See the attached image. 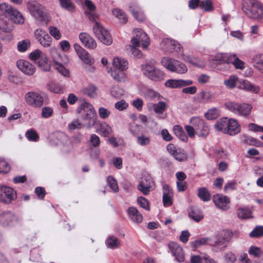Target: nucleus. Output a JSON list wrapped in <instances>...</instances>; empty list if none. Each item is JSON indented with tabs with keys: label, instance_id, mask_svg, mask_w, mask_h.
<instances>
[{
	"label": "nucleus",
	"instance_id": "obj_1",
	"mask_svg": "<svg viewBox=\"0 0 263 263\" xmlns=\"http://www.w3.org/2000/svg\"><path fill=\"white\" fill-rule=\"evenodd\" d=\"M77 112L83 120L89 121L87 125L88 127L91 128L96 124L97 114L91 104L88 102L82 103L78 108Z\"/></svg>",
	"mask_w": 263,
	"mask_h": 263
},
{
	"label": "nucleus",
	"instance_id": "obj_2",
	"mask_svg": "<svg viewBox=\"0 0 263 263\" xmlns=\"http://www.w3.org/2000/svg\"><path fill=\"white\" fill-rule=\"evenodd\" d=\"M224 106L230 111L245 118H248L250 117L253 107L250 104L238 103L234 101L226 102Z\"/></svg>",
	"mask_w": 263,
	"mask_h": 263
},
{
	"label": "nucleus",
	"instance_id": "obj_3",
	"mask_svg": "<svg viewBox=\"0 0 263 263\" xmlns=\"http://www.w3.org/2000/svg\"><path fill=\"white\" fill-rule=\"evenodd\" d=\"M0 10L4 13L6 17L14 23L21 24L24 22L22 14L6 3L0 4Z\"/></svg>",
	"mask_w": 263,
	"mask_h": 263
},
{
	"label": "nucleus",
	"instance_id": "obj_4",
	"mask_svg": "<svg viewBox=\"0 0 263 263\" xmlns=\"http://www.w3.org/2000/svg\"><path fill=\"white\" fill-rule=\"evenodd\" d=\"M27 8L31 15L41 21L47 22L49 20L48 14L46 9L36 1L29 2Z\"/></svg>",
	"mask_w": 263,
	"mask_h": 263
},
{
	"label": "nucleus",
	"instance_id": "obj_5",
	"mask_svg": "<svg viewBox=\"0 0 263 263\" xmlns=\"http://www.w3.org/2000/svg\"><path fill=\"white\" fill-rule=\"evenodd\" d=\"M161 63L164 67L171 72L183 74L187 71V67L184 64L172 58L164 57L162 59Z\"/></svg>",
	"mask_w": 263,
	"mask_h": 263
},
{
	"label": "nucleus",
	"instance_id": "obj_6",
	"mask_svg": "<svg viewBox=\"0 0 263 263\" xmlns=\"http://www.w3.org/2000/svg\"><path fill=\"white\" fill-rule=\"evenodd\" d=\"M29 58L43 71H48L50 70V64L46 54L42 51L36 49L30 53Z\"/></svg>",
	"mask_w": 263,
	"mask_h": 263
},
{
	"label": "nucleus",
	"instance_id": "obj_7",
	"mask_svg": "<svg viewBox=\"0 0 263 263\" xmlns=\"http://www.w3.org/2000/svg\"><path fill=\"white\" fill-rule=\"evenodd\" d=\"M261 6L257 0H243L241 8L243 12L249 17L254 18L257 16L256 13Z\"/></svg>",
	"mask_w": 263,
	"mask_h": 263
},
{
	"label": "nucleus",
	"instance_id": "obj_8",
	"mask_svg": "<svg viewBox=\"0 0 263 263\" xmlns=\"http://www.w3.org/2000/svg\"><path fill=\"white\" fill-rule=\"evenodd\" d=\"M135 36L132 38L131 42L133 46H140V43L143 49H146L149 45V37L147 34L141 29L136 28L134 30Z\"/></svg>",
	"mask_w": 263,
	"mask_h": 263
},
{
	"label": "nucleus",
	"instance_id": "obj_9",
	"mask_svg": "<svg viewBox=\"0 0 263 263\" xmlns=\"http://www.w3.org/2000/svg\"><path fill=\"white\" fill-rule=\"evenodd\" d=\"M161 47L167 52H172L175 51L181 54L183 51L181 45L177 41L168 38L163 39L160 44Z\"/></svg>",
	"mask_w": 263,
	"mask_h": 263
},
{
	"label": "nucleus",
	"instance_id": "obj_10",
	"mask_svg": "<svg viewBox=\"0 0 263 263\" xmlns=\"http://www.w3.org/2000/svg\"><path fill=\"white\" fill-rule=\"evenodd\" d=\"M25 100L28 105L36 108L41 107L44 103L43 97L35 91H29L26 93Z\"/></svg>",
	"mask_w": 263,
	"mask_h": 263
},
{
	"label": "nucleus",
	"instance_id": "obj_11",
	"mask_svg": "<svg viewBox=\"0 0 263 263\" xmlns=\"http://www.w3.org/2000/svg\"><path fill=\"white\" fill-rule=\"evenodd\" d=\"M16 198V193L13 189L7 186H0V200L6 203H10Z\"/></svg>",
	"mask_w": 263,
	"mask_h": 263
},
{
	"label": "nucleus",
	"instance_id": "obj_12",
	"mask_svg": "<svg viewBox=\"0 0 263 263\" xmlns=\"http://www.w3.org/2000/svg\"><path fill=\"white\" fill-rule=\"evenodd\" d=\"M34 36L40 44L44 47L50 46L52 39L50 35L44 30L37 29L34 31Z\"/></svg>",
	"mask_w": 263,
	"mask_h": 263
},
{
	"label": "nucleus",
	"instance_id": "obj_13",
	"mask_svg": "<svg viewBox=\"0 0 263 263\" xmlns=\"http://www.w3.org/2000/svg\"><path fill=\"white\" fill-rule=\"evenodd\" d=\"M213 201L219 209L227 210L230 208V200L229 197L222 194H217L213 196Z\"/></svg>",
	"mask_w": 263,
	"mask_h": 263
},
{
	"label": "nucleus",
	"instance_id": "obj_14",
	"mask_svg": "<svg viewBox=\"0 0 263 263\" xmlns=\"http://www.w3.org/2000/svg\"><path fill=\"white\" fill-rule=\"evenodd\" d=\"M16 65L18 69L23 73L29 76H32L35 71V67L29 62L20 60L17 61Z\"/></svg>",
	"mask_w": 263,
	"mask_h": 263
},
{
	"label": "nucleus",
	"instance_id": "obj_15",
	"mask_svg": "<svg viewBox=\"0 0 263 263\" xmlns=\"http://www.w3.org/2000/svg\"><path fill=\"white\" fill-rule=\"evenodd\" d=\"M168 247L177 261L181 262L184 260V253L182 248L178 243L171 242L169 243Z\"/></svg>",
	"mask_w": 263,
	"mask_h": 263
},
{
	"label": "nucleus",
	"instance_id": "obj_16",
	"mask_svg": "<svg viewBox=\"0 0 263 263\" xmlns=\"http://www.w3.org/2000/svg\"><path fill=\"white\" fill-rule=\"evenodd\" d=\"M193 83V81L190 80L170 79L165 82V85L172 88H178L191 85Z\"/></svg>",
	"mask_w": 263,
	"mask_h": 263
},
{
	"label": "nucleus",
	"instance_id": "obj_17",
	"mask_svg": "<svg viewBox=\"0 0 263 263\" xmlns=\"http://www.w3.org/2000/svg\"><path fill=\"white\" fill-rule=\"evenodd\" d=\"M79 39L82 43L86 48L93 49L97 47V43L95 40L88 33L82 32L79 35Z\"/></svg>",
	"mask_w": 263,
	"mask_h": 263
},
{
	"label": "nucleus",
	"instance_id": "obj_18",
	"mask_svg": "<svg viewBox=\"0 0 263 263\" xmlns=\"http://www.w3.org/2000/svg\"><path fill=\"white\" fill-rule=\"evenodd\" d=\"M226 134L230 136H234L240 132L241 127L237 120L234 119H228Z\"/></svg>",
	"mask_w": 263,
	"mask_h": 263
},
{
	"label": "nucleus",
	"instance_id": "obj_19",
	"mask_svg": "<svg viewBox=\"0 0 263 263\" xmlns=\"http://www.w3.org/2000/svg\"><path fill=\"white\" fill-rule=\"evenodd\" d=\"M211 240L212 239L210 237H203L196 239L194 241L191 242L190 244L193 249H196L206 245H210L212 246H217L221 242V241H216L212 243Z\"/></svg>",
	"mask_w": 263,
	"mask_h": 263
},
{
	"label": "nucleus",
	"instance_id": "obj_20",
	"mask_svg": "<svg viewBox=\"0 0 263 263\" xmlns=\"http://www.w3.org/2000/svg\"><path fill=\"white\" fill-rule=\"evenodd\" d=\"M212 95L210 92L201 91L199 92L194 98V101L197 103L205 104L211 99Z\"/></svg>",
	"mask_w": 263,
	"mask_h": 263
},
{
	"label": "nucleus",
	"instance_id": "obj_21",
	"mask_svg": "<svg viewBox=\"0 0 263 263\" xmlns=\"http://www.w3.org/2000/svg\"><path fill=\"white\" fill-rule=\"evenodd\" d=\"M237 55L231 53H221L216 55V60L220 63H232L236 60Z\"/></svg>",
	"mask_w": 263,
	"mask_h": 263
},
{
	"label": "nucleus",
	"instance_id": "obj_22",
	"mask_svg": "<svg viewBox=\"0 0 263 263\" xmlns=\"http://www.w3.org/2000/svg\"><path fill=\"white\" fill-rule=\"evenodd\" d=\"M129 10L134 16L139 21H143L145 19V15L141 11V8L135 3H132L129 7Z\"/></svg>",
	"mask_w": 263,
	"mask_h": 263
},
{
	"label": "nucleus",
	"instance_id": "obj_23",
	"mask_svg": "<svg viewBox=\"0 0 263 263\" xmlns=\"http://www.w3.org/2000/svg\"><path fill=\"white\" fill-rule=\"evenodd\" d=\"M113 66L114 68L120 70H125L127 68L128 62L124 59L117 57L113 60Z\"/></svg>",
	"mask_w": 263,
	"mask_h": 263
},
{
	"label": "nucleus",
	"instance_id": "obj_24",
	"mask_svg": "<svg viewBox=\"0 0 263 263\" xmlns=\"http://www.w3.org/2000/svg\"><path fill=\"white\" fill-rule=\"evenodd\" d=\"M155 63L154 61L148 62L141 65V69L143 74L147 77H149V75L152 74V72L155 69Z\"/></svg>",
	"mask_w": 263,
	"mask_h": 263
},
{
	"label": "nucleus",
	"instance_id": "obj_25",
	"mask_svg": "<svg viewBox=\"0 0 263 263\" xmlns=\"http://www.w3.org/2000/svg\"><path fill=\"white\" fill-rule=\"evenodd\" d=\"M112 14L117 17L120 23L125 24L127 23L128 18L125 12L118 8H115L112 11Z\"/></svg>",
	"mask_w": 263,
	"mask_h": 263
},
{
	"label": "nucleus",
	"instance_id": "obj_26",
	"mask_svg": "<svg viewBox=\"0 0 263 263\" xmlns=\"http://www.w3.org/2000/svg\"><path fill=\"white\" fill-rule=\"evenodd\" d=\"M228 119L227 118H223L219 119L214 125L215 129L219 132H222L226 134L228 126Z\"/></svg>",
	"mask_w": 263,
	"mask_h": 263
},
{
	"label": "nucleus",
	"instance_id": "obj_27",
	"mask_svg": "<svg viewBox=\"0 0 263 263\" xmlns=\"http://www.w3.org/2000/svg\"><path fill=\"white\" fill-rule=\"evenodd\" d=\"M107 248L115 249L117 248L120 245L119 240L115 236H109L105 241Z\"/></svg>",
	"mask_w": 263,
	"mask_h": 263
},
{
	"label": "nucleus",
	"instance_id": "obj_28",
	"mask_svg": "<svg viewBox=\"0 0 263 263\" xmlns=\"http://www.w3.org/2000/svg\"><path fill=\"white\" fill-rule=\"evenodd\" d=\"M241 87L247 91L255 93H257L260 90L259 86H255L247 81H242L241 82Z\"/></svg>",
	"mask_w": 263,
	"mask_h": 263
},
{
	"label": "nucleus",
	"instance_id": "obj_29",
	"mask_svg": "<svg viewBox=\"0 0 263 263\" xmlns=\"http://www.w3.org/2000/svg\"><path fill=\"white\" fill-rule=\"evenodd\" d=\"M124 71L115 68L114 70L110 71L111 76L115 81L118 82L124 81L125 74Z\"/></svg>",
	"mask_w": 263,
	"mask_h": 263
},
{
	"label": "nucleus",
	"instance_id": "obj_30",
	"mask_svg": "<svg viewBox=\"0 0 263 263\" xmlns=\"http://www.w3.org/2000/svg\"><path fill=\"white\" fill-rule=\"evenodd\" d=\"M252 62L255 68L263 73V55H256L252 59Z\"/></svg>",
	"mask_w": 263,
	"mask_h": 263
},
{
	"label": "nucleus",
	"instance_id": "obj_31",
	"mask_svg": "<svg viewBox=\"0 0 263 263\" xmlns=\"http://www.w3.org/2000/svg\"><path fill=\"white\" fill-rule=\"evenodd\" d=\"M53 60L54 65L60 64H66L68 61L66 56L64 53L62 54L59 52H55L53 54Z\"/></svg>",
	"mask_w": 263,
	"mask_h": 263
},
{
	"label": "nucleus",
	"instance_id": "obj_32",
	"mask_svg": "<svg viewBox=\"0 0 263 263\" xmlns=\"http://www.w3.org/2000/svg\"><path fill=\"white\" fill-rule=\"evenodd\" d=\"M98 39L101 42L106 45H110L112 42V39L109 32L105 30L100 35Z\"/></svg>",
	"mask_w": 263,
	"mask_h": 263
},
{
	"label": "nucleus",
	"instance_id": "obj_33",
	"mask_svg": "<svg viewBox=\"0 0 263 263\" xmlns=\"http://www.w3.org/2000/svg\"><path fill=\"white\" fill-rule=\"evenodd\" d=\"M8 17H6L4 13H3V15L0 17V29L4 32L9 31L11 29Z\"/></svg>",
	"mask_w": 263,
	"mask_h": 263
},
{
	"label": "nucleus",
	"instance_id": "obj_34",
	"mask_svg": "<svg viewBox=\"0 0 263 263\" xmlns=\"http://www.w3.org/2000/svg\"><path fill=\"white\" fill-rule=\"evenodd\" d=\"M173 130L174 134L178 137L181 140L184 142L187 141L188 138L180 126L175 125L174 127Z\"/></svg>",
	"mask_w": 263,
	"mask_h": 263
},
{
	"label": "nucleus",
	"instance_id": "obj_35",
	"mask_svg": "<svg viewBox=\"0 0 263 263\" xmlns=\"http://www.w3.org/2000/svg\"><path fill=\"white\" fill-rule=\"evenodd\" d=\"M198 196L203 201H208L211 199V194L205 187L198 189Z\"/></svg>",
	"mask_w": 263,
	"mask_h": 263
},
{
	"label": "nucleus",
	"instance_id": "obj_36",
	"mask_svg": "<svg viewBox=\"0 0 263 263\" xmlns=\"http://www.w3.org/2000/svg\"><path fill=\"white\" fill-rule=\"evenodd\" d=\"M164 73L160 70L155 68V69L149 75V79L155 81H159L164 78Z\"/></svg>",
	"mask_w": 263,
	"mask_h": 263
},
{
	"label": "nucleus",
	"instance_id": "obj_37",
	"mask_svg": "<svg viewBox=\"0 0 263 263\" xmlns=\"http://www.w3.org/2000/svg\"><path fill=\"white\" fill-rule=\"evenodd\" d=\"M14 215H0V223L4 226L12 224Z\"/></svg>",
	"mask_w": 263,
	"mask_h": 263
},
{
	"label": "nucleus",
	"instance_id": "obj_38",
	"mask_svg": "<svg viewBox=\"0 0 263 263\" xmlns=\"http://www.w3.org/2000/svg\"><path fill=\"white\" fill-rule=\"evenodd\" d=\"M181 56L182 58V59L184 60V61L190 63L193 65L196 66H200L201 65V62L199 60L196 58L191 57L189 55H185L182 52L181 53Z\"/></svg>",
	"mask_w": 263,
	"mask_h": 263
},
{
	"label": "nucleus",
	"instance_id": "obj_39",
	"mask_svg": "<svg viewBox=\"0 0 263 263\" xmlns=\"http://www.w3.org/2000/svg\"><path fill=\"white\" fill-rule=\"evenodd\" d=\"M79 57L85 63L87 64L91 65L94 63L93 59L85 50H84L82 53H80Z\"/></svg>",
	"mask_w": 263,
	"mask_h": 263
},
{
	"label": "nucleus",
	"instance_id": "obj_40",
	"mask_svg": "<svg viewBox=\"0 0 263 263\" xmlns=\"http://www.w3.org/2000/svg\"><path fill=\"white\" fill-rule=\"evenodd\" d=\"M153 107L155 113L162 114L166 109L167 104L164 102L160 101L158 103L153 104Z\"/></svg>",
	"mask_w": 263,
	"mask_h": 263
},
{
	"label": "nucleus",
	"instance_id": "obj_41",
	"mask_svg": "<svg viewBox=\"0 0 263 263\" xmlns=\"http://www.w3.org/2000/svg\"><path fill=\"white\" fill-rule=\"evenodd\" d=\"M190 123L196 132L198 130L204 123V120L199 117H193L190 120Z\"/></svg>",
	"mask_w": 263,
	"mask_h": 263
},
{
	"label": "nucleus",
	"instance_id": "obj_42",
	"mask_svg": "<svg viewBox=\"0 0 263 263\" xmlns=\"http://www.w3.org/2000/svg\"><path fill=\"white\" fill-rule=\"evenodd\" d=\"M263 236V226H257L249 234L251 238H259Z\"/></svg>",
	"mask_w": 263,
	"mask_h": 263
},
{
	"label": "nucleus",
	"instance_id": "obj_43",
	"mask_svg": "<svg viewBox=\"0 0 263 263\" xmlns=\"http://www.w3.org/2000/svg\"><path fill=\"white\" fill-rule=\"evenodd\" d=\"M30 46V42L28 39L20 41L17 43V49L20 52H25Z\"/></svg>",
	"mask_w": 263,
	"mask_h": 263
},
{
	"label": "nucleus",
	"instance_id": "obj_44",
	"mask_svg": "<svg viewBox=\"0 0 263 263\" xmlns=\"http://www.w3.org/2000/svg\"><path fill=\"white\" fill-rule=\"evenodd\" d=\"M210 128L205 123L196 132V134L202 138H206L209 134Z\"/></svg>",
	"mask_w": 263,
	"mask_h": 263
},
{
	"label": "nucleus",
	"instance_id": "obj_45",
	"mask_svg": "<svg viewBox=\"0 0 263 263\" xmlns=\"http://www.w3.org/2000/svg\"><path fill=\"white\" fill-rule=\"evenodd\" d=\"M100 130L104 137L108 136L112 131L111 127L105 122L100 123Z\"/></svg>",
	"mask_w": 263,
	"mask_h": 263
},
{
	"label": "nucleus",
	"instance_id": "obj_46",
	"mask_svg": "<svg viewBox=\"0 0 263 263\" xmlns=\"http://www.w3.org/2000/svg\"><path fill=\"white\" fill-rule=\"evenodd\" d=\"M107 182L110 189L114 192H118L119 191L117 182L112 176H108L107 178Z\"/></svg>",
	"mask_w": 263,
	"mask_h": 263
},
{
	"label": "nucleus",
	"instance_id": "obj_47",
	"mask_svg": "<svg viewBox=\"0 0 263 263\" xmlns=\"http://www.w3.org/2000/svg\"><path fill=\"white\" fill-rule=\"evenodd\" d=\"M137 143L140 146H145L150 144L151 139L149 137L142 135L137 137Z\"/></svg>",
	"mask_w": 263,
	"mask_h": 263
},
{
	"label": "nucleus",
	"instance_id": "obj_48",
	"mask_svg": "<svg viewBox=\"0 0 263 263\" xmlns=\"http://www.w3.org/2000/svg\"><path fill=\"white\" fill-rule=\"evenodd\" d=\"M48 30L50 34L55 40H59L61 38V33L57 27L51 26L49 27Z\"/></svg>",
	"mask_w": 263,
	"mask_h": 263
},
{
	"label": "nucleus",
	"instance_id": "obj_49",
	"mask_svg": "<svg viewBox=\"0 0 263 263\" xmlns=\"http://www.w3.org/2000/svg\"><path fill=\"white\" fill-rule=\"evenodd\" d=\"M128 129L133 136H138L141 132V126L135 123H131L129 124Z\"/></svg>",
	"mask_w": 263,
	"mask_h": 263
},
{
	"label": "nucleus",
	"instance_id": "obj_50",
	"mask_svg": "<svg viewBox=\"0 0 263 263\" xmlns=\"http://www.w3.org/2000/svg\"><path fill=\"white\" fill-rule=\"evenodd\" d=\"M139 184L140 187H141V186H147L152 187L154 184V182L152 177L149 175H147L141 178Z\"/></svg>",
	"mask_w": 263,
	"mask_h": 263
},
{
	"label": "nucleus",
	"instance_id": "obj_51",
	"mask_svg": "<svg viewBox=\"0 0 263 263\" xmlns=\"http://www.w3.org/2000/svg\"><path fill=\"white\" fill-rule=\"evenodd\" d=\"M83 127L82 123L79 119H75L68 124V128L69 130L81 129Z\"/></svg>",
	"mask_w": 263,
	"mask_h": 263
},
{
	"label": "nucleus",
	"instance_id": "obj_52",
	"mask_svg": "<svg viewBox=\"0 0 263 263\" xmlns=\"http://www.w3.org/2000/svg\"><path fill=\"white\" fill-rule=\"evenodd\" d=\"M248 253L250 255L258 258L262 254V251L260 248L252 246L250 247Z\"/></svg>",
	"mask_w": 263,
	"mask_h": 263
},
{
	"label": "nucleus",
	"instance_id": "obj_53",
	"mask_svg": "<svg viewBox=\"0 0 263 263\" xmlns=\"http://www.w3.org/2000/svg\"><path fill=\"white\" fill-rule=\"evenodd\" d=\"M61 7L70 11H72L74 7L70 0H59Z\"/></svg>",
	"mask_w": 263,
	"mask_h": 263
},
{
	"label": "nucleus",
	"instance_id": "obj_54",
	"mask_svg": "<svg viewBox=\"0 0 263 263\" xmlns=\"http://www.w3.org/2000/svg\"><path fill=\"white\" fill-rule=\"evenodd\" d=\"M89 142L90 144V147H97L100 145L101 141L99 137L93 134L90 135Z\"/></svg>",
	"mask_w": 263,
	"mask_h": 263
},
{
	"label": "nucleus",
	"instance_id": "obj_55",
	"mask_svg": "<svg viewBox=\"0 0 263 263\" xmlns=\"http://www.w3.org/2000/svg\"><path fill=\"white\" fill-rule=\"evenodd\" d=\"M105 30L103 27L98 22H96L93 27V32L98 39Z\"/></svg>",
	"mask_w": 263,
	"mask_h": 263
},
{
	"label": "nucleus",
	"instance_id": "obj_56",
	"mask_svg": "<svg viewBox=\"0 0 263 263\" xmlns=\"http://www.w3.org/2000/svg\"><path fill=\"white\" fill-rule=\"evenodd\" d=\"M218 115V110L216 108L210 109L205 114V118L209 120L216 119Z\"/></svg>",
	"mask_w": 263,
	"mask_h": 263
},
{
	"label": "nucleus",
	"instance_id": "obj_57",
	"mask_svg": "<svg viewBox=\"0 0 263 263\" xmlns=\"http://www.w3.org/2000/svg\"><path fill=\"white\" fill-rule=\"evenodd\" d=\"M200 7L206 11H212L213 10L212 2L210 0L201 1Z\"/></svg>",
	"mask_w": 263,
	"mask_h": 263
},
{
	"label": "nucleus",
	"instance_id": "obj_58",
	"mask_svg": "<svg viewBox=\"0 0 263 263\" xmlns=\"http://www.w3.org/2000/svg\"><path fill=\"white\" fill-rule=\"evenodd\" d=\"M237 81V78L236 76H231L229 79L224 81V83L227 87L233 88L235 87Z\"/></svg>",
	"mask_w": 263,
	"mask_h": 263
},
{
	"label": "nucleus",
	"instance_id": "obj_59",
	"mask_svg": "<svg viewBox=\"0 0 263 263\" xmlns=\"http://www.w3.org/2000/svg\"><path fill=\"white\" fill-rule=\"evenodd\" d=\"M10 170V167L5 160L0 159V173H7Z\"/></svg>",
	"mask_w": 263,
	"mask_h": 263
},
{
	"label": "nucleus",
	"instance_id": "obj_60",
	"mask_svg": "<svg viewBox=\"0 0 263 263\" xmlns=\"http://www.w3.org/2000/svg\"><path fill=\"white\" fill-rule=\"evenodd\" d=\"M53 114V109L48 106L44 107L42 109L41 116L43 118H49Z\"/></svg>",
	"mask_w": 263,
	"mask_h": 263
},
{
	"label": "nucleus",
	"instance_id": "obj_61",
	"mask_svg": "<svg viewBox=\"0 0 263 263\" xmlns=\"http://www.w3.org/2000/svg\"><path fill=\"white\" fill-rule=\"evenodd\" d=\"M95 91L96 87L92 85H88L82 89V92L84 94L91 97H93Z\"/></svg>",
	"mask_w": 263,
	"mask_h": 263
},
{
	"label": "nucleus",
	"instance_id": "obj_62",
	"mask_svg": "<svg viewBox=\"0 0 263 263\" xmlns=\"http://www.w3.org/2000/svg\"><path fill=\"white\" fill-rule=\"evenodd\" d=\"M173 156L176 160L179 161H183L186 159V154L180 149H178Z\"/></svg>",
	"mask_w": 263,
	"mask_h": 263
},
{
	"label": "nucleus",
	"instance_id": "obj_63",
	"mask_svg": "<svg viewBox=\"0 0 263 263\" xmlns=\"http://www.w3.org/2000/svg\"><path fill=\"white\" fill-rule=\"evenodd\" d=\"M98 112L99 117L103 119L107 118L110 114V112L108 109L102 107L99 108Z\"/></svg>",
	"mask_w": 263,
	"mask_h": 263
},
{
	"label": "nucleus",
	"instance_id": "obj_64",
	"mask_svg": "<svg viewBox=\"0 0 263 263\" xmlns=\"http://www.w3.org/2000/svg\"><path fill=\"white\" fill-rule=\"evenodd\" d=\"M54 66L55 69L63 76L65 77L69 76V70L63 66V64H58Z\"/></svg>",
	"mask_w": 263,
	"mask_h": 263
}]
</instances>
